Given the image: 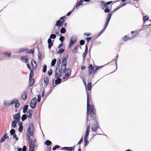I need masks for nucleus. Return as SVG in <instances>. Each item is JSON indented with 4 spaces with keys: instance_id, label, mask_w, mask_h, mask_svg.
Segmentation results:
<instances>
[{
    "instance_id": "obj_13",
    "label": "nucleus",
    "mask_w": 151,
    "mask_h": 151,
    "mask_svg": "<svg viewBox=\"0 0 151 151\" xmlns=\"http://www.w3.org/2000/svg\"><path fill=\"white\" fill-rule=\"evenodd\" d=\"M111 13H109L106 18V21L105 25V26L107 27L109 21L111 19Z\"/></svg>"
},
{
    "instance_id": "obj_31",
    "label": "nucleus",
    "mask_w": 151,
    "mask_h": 151,
    "mask_svg": "<svg viewBox=\"0 0 151 151\" xmlns=\"http://www.w3.org/2000/svg\"><path fill=\"white\" fill-rule=\"evenodd\" d=\"M21 60H25V63H26L28 61V58L27 56L22 57L21 58Z\"/></svg>"
},
{
    "instance_id": "obj_58",
    "label": "nucleus",
    "mask_w": 151,
    "mask_h": 151,
    "mask_svg": "<svg viewBox=\"0 0 151 151\" xmlns=\"http://www.w3.org/2000/svg\"><path fill=\"white\" fill-rule=\"evenodd\" d=\"M149 17L147 15H145L144 17V20L145 21L148 19Z\"/></svg>"
},
{
    "instance_id": "obj_51",
    "label": "nucleus",
    "mask_w": 151,
    "mask_h": 151,
    "mask_svg": "<svg viewBox=\"0 0 151 151\" xmlns=\"http://www.w3.org/2000/svg\"><path fill=\"white\" fill-rule=\"evenodd\" d=\"M30 70V73L29 74V77H30V78H31L32 77V76L33 75L34 72H33V70Z\"/></svg>"
},
{
    "instance_id": "obj_42",
    "label": "nucleus",
    "mask_w": 151,
    "mask_h": 151,
    "mask_svg": "<svg viewBox=\"0 0 151 151\" xmlns=\"http://www.w3.org/2000/svg\"><path fill=\"white\" fill-rule=\"evenodd\" d=\"M47 70V65H44L43 67V69L42 70V72L43 73H45Z\"/></svg>"
},
{
    "instance_id": "obj_17",
    "label": "nucleus",
    "mask_w": 151,
    "mask_h": 151,
    "mask_svg": "<svg viewBox=\"0 0 151 151\" xmlns=\"http://www.w3.org/2000/svg\"><path fill=\"white\" fill-rule=\"evenodd\" d=\"M47 42L48 44V47L49 49H50L51 47L53 45V42L50 38H49L47 40Z\"/></svg>"
},
{
    "instance_id": "obj_9",
    "label": "nucleus",
    "mask_w": 151,
    "mask_h": 151,
    "mask_svg": "<svg viewBox=\"0 0 151 151\" xmlns=\"http://www.w3.org/2000/svg\"><path fill=\"white\" fill-rule=\"evenodd\" d=\"M61 60L60 59H58L57 62V64L56 65V70L55 71L57 70V72L58 71H60V72H63V73H65V71L66 70V69L64 70L63 68H62L61 67L60 69H58L60 64H61Z\"/></svg>"
},
{
    "instance_id": "obj_37",
    "label": "nucleus",
    "mask_w": 151,
    "mask_h": 151,
    "mask_svg": "<svg viewBox=\"0 0 151 151\" xmlns=\"http://www.w3.org/2000/svg\"><path fill=\"white\" fill-rule=\"evenodd\" d=\"M65 51V50L63 48H60L58 51L57 52V54H60L62 53L63 52Z\"/></svg>"
},
{
    "instance_id": "obj_8",
    "label": "nucleus",
    "mask_w": 151,
    "mask_h": 151,
    "mask_svg": "<svg viewBox=\"0 0 151 151\" xmlns=\"http://www.w3.org/2000/svg\"><path fill=\"white\" fill-rule=\"evenodd\" d=\"M37 103V99L35 97L31 100L30 102L29 103V106L31 108L35 109L36 107Z\"/></svg>"
},
{
    "instance_id": "obj_20",
    "label": "nucleus",
    "mask_w": 151,
    "mask_h": 151,
    "mask_svg": "<svg viewBox=\"0 0 151 151\" xmlns=\"http://www.w3.org/2000/svg\"><path fill=\"white\" fill-rule=\"evenodd\" d=\"M34 78H32V77L30 78L29 77V87L31 86L34 83Z\"/></svg>"
},
{
    "instance_id": "obj_48",
    "label": "nucleus",
    "mask_w": 151,
    "mask_h": 151,
    "mask_svg": "<svg viewBox=\"0 0 151 151\" xmlns=\"http://www.w3.org/2000/svg\"><path fill=\"white\" fill-rule=\"evenodd\" d=\"M23 129V125H20L19 126V132H22Z\"/></svg>"
},
{
    "instance_id": "obj_23",
    "label": "nucleus",
    "mask_w": 151,
    "mask_h": 151,
    "mask_svg": "<svg viewBox=\"0 0 151 151\" xmlns=\"http://www.w3.org/2000/svg\"><path fill=\"white\" fill-rule=\"evenodd\" d=\"M28 105H25L24 106L22 109H23V112L24 113H25L27 111L28 109Z\"/></svg>"
},
{
    "instance_id": "obj_43",
    "label": "nucleus",
    "mask_w": 151,
    "mask_h": 151,
    "mask_svg": "<svg viewBox=\"0 0 151 151\" xmlns=\"http://www.w3.org/2000/svg\"><path fill=\"white\" fill-rule=\"evenodd\" d=\"M4 56H7V57H9L11 56V53L5 52L4 53Z\"/></svg>"
},
{
    "instance_id": "obj_5",
    "label": "nucleus",
    "mask_w": 151,
    "mask_h": 151,
    "mask_svg": "<svg viewBox=\"0 0 151 151\" xmlns=\"http://www.w3.org/2000/svg\"><path fill=\"white\" fill-rule=\"evenodd\" d=\"M65 18V16L60 17V19L56 22L55 24L56 26H58V27H62L63 26V24L65 21L64 20Z\"/></svg>"
},
{
    "instance_id": "obj_15",
    "label": "nucleus",
    "mask_w": 151,
    "mask_h": 151,
    "mask_svg": "<svg viewBox=\"0 0 151 151\" xmlns=\"http://www.w3.org/2000/svg\"><path fill=\"white\" fill-rule=\"evenodd\" d=\"M49 82V78L47 76H45L44 78V85L46 86Z\"/></svg>"
},
{
    "instance_id": "obj_64",
    "label": "nucleus",
    "mask_w": 151,
    "mask_h": 151,
    "mask_svg": "<svg viewBox=\"0 0 151 151\" xmlns=\"http://www.w3.org/2000/svg\"><path fill=\"white\" fill-rule=\"evenodd\" d=\"M32 111H33L32 110L30 109L28 110L27 112L29 114H32Z\"/></svg>"
},
{
    "instance_id": "obj_18",
    "label": "nucleus",
    "mask_w": 151,
    "mask_h": 151,
    "mask_svg": "<svg viewBox=\"0 0 151 151\" xmlns=\"http://www.w3.org/2000/svg\"><path fill=\"white\" fill-rule=\"evenodd\" d=\"M27 97V92L24 91L22 95V100H25Z\"/></svg>"
},
{
    "instance_id": "obj_25",
    "label": "nucleus",
    "mask_w": 151,
    "mask_h": 151,
    "mask_svg": "<svg viewBox=\"0 0 151 151\" xmlns=\"http://www.w3.org/2000/svg\"><path fill=\"white\" fill-rule=\"evenodd\" d=\"M119 57V55L118 54H117L116 56V57H115V58L112 60V62H113L114 61L116 63V68H117V60H118V58Z\"/></svg>"
},
{
    "instance_id": "obj_56",
    "label": "nucleus",
    "mask_w": 151,
    "mask_h": 151,
    "mask_svg": "<svg viewBox=\"0 0 151 151\" xmlns=\"http://www.w3.org/2000/svg\"><path fill=\"white\" fill-rule=\"evenodd\" d=\"M38 99L37 100V101L38 103H39L40 102L41 100V96L40 95H39L38 96Z\"/></svg>"
},
{
    "instance_id": "obj_52",
    "label": "nucleus",
    "mask_w": 151,
    "mask_h": 151,
    "mask_svg": "<svg viewBox=\"0 0 151 151\" xmlns=\"http://www.w3.org/2000/svg\"><path fill=\"white\" fill-rule=\"evenodd\" d=\"M48 75L50 76L51 75H52V69H50L49 70L48 72Z\"/></svg>"
},
{
    "instance_id": "obj_3",
    "label": "nucleus",
    "mask_w": 151,
    "mask_h": 151,
    "mask_svg": "<svg viewBox=\"0 0 151 151\" xmlns=\"http://www.w3.org/2000/svg\"><path fill=\"white\" fill-rule=\"evenodd\" d=\"M103 66H99L98 67L94 66L93 67L92 64L89 65L88 67V72L89 76H91L93 71V73L94 74L97 70L99 69V68H101Z\"/></svg>"
},
{
    "instance_id": "obj_53",
    "label": "nucleus",
    "mask_w": 151,
    "mask_h": 151,
    "mask_svg": "<svg viewBox=\"0 0 151 151\" xmlns=\"http://www.w3.org/2000/svg\"><path fill=\"white\" fill-rule=\"evenodd\" d=\"M85 43V42L84 40H81L80 41V44L81 45H84Z\"/></svg>"
},
{
    "instance_id": "obj_14",
    "label": "nucleus",
    "mask_w": 151,
    "mask_h": 151,
    "mask_svg": "<svg viewBox=\"0 0 151 151\" xmlns=\"http://www.w3.org/2000/svg\"><path fill=\"white\" fill-rule=\"evenodd\" d=\"M73 149V151H74V149L72 147H62L61 150L68 151H72Z\"/></svg>"
},
{
    "instance_id": "obj_34",
    "label": "nucleus",
    "mask_w": 151,
    "mask_h": 151,
    "mask_svg": "<svg viewBox=\"0 0 151 151\" xmlns=\"http://www.w3.org/2000/svg\"><path fill=\"white\" fill-rule=\"evenodd\" d=\"M4 103L5 105L6 106H9L11 105L10 102H9V101H5Z\"/></svg>"
},
{
    "instance_id": "obj_45",
    "label": "nucleus",
    "mask_w": 151,
    "mask_h": 151,
    "mask_svg": "<svg viewBox=\"0 0 151 151\" xmlns=\"http://www.w3.org/2000/svg\"><path fill=\"white\" fill-rule=\"evenodd\" d=\"M60 37L59 38V40L61 42H63L64 40H65V37L63 36H60Z\"/></svg>"
},
{
    "instance_id": "obj_63",
    "label": "nucleus",
    "mask_w": 151,
    "mask_h": 151,
    "mask_svg": "<svg viewBox=\"0 0 151 151\" xmlns=\"http://www.w3.org/2000/svg\"><path fill=\"white\" fill-rule=\"evenodd\" d=\"M112 2L113 1H110L106 2V3H105V4H106L107 5H109L111 4Z\"/></svg>"
},
{
    "instance_id": "obj_30",
    "label": "nucleus",
    "mask_w": 151,
    "mask_h": 151,
    "mask_svg": "<svg viewBox=\"0 0 151 151\" xmlns=\"http://www.w3.org/2000/svg\"><path fill=\"white\" fill-rule=\"evenodd\" d=\"M52 142L50 140H47L44 143L45 145H46L47 146H49L52 144Z\"/></svg>"
},
{
    "instance_id": "obj_40",
    "label": "nucleus",
    "mask_w": 151,
    "mask_h": 151,
    "mask_svg": "<svg viewBox=\"0 0 151 151\" xmlns=\"http://www.w3.org/2000/svg\"><path fill=\"white\" fill-rule=\"evenodd\" d=\"M103 9L104 10V12L106 13H109L110 12V10L109 8H106Z\"/></svg>"
},
{
    "instance_id": "obj_39",
    "label": "nucleus",
    "mask_w": 151,
    "mask_h": 151,
    "mask_svg": "<svg viewBox=\"0 0 151 151\" xmlns=\"http://www.w3.org/2000/svg\"><path fill=\"white\" fill-rule=\"evenodd\" d=\"M87 138H84V146L85 147L88 144V140Z\"/></svg>"
},
{
    "instance_id": "obj_1",
    "label": "nucleus",
    "mask_w": 151,
    "mask_h": 151,
    "mask_svg": "<svg viewBox=\"0 0 151 151\" xmlns=\"http://www.w3.org/2000/svg\"><path fill=\"white\" fill-rule=\"evenodd\" d=\"M35 131V128L34 125L32 123L30 124L29 127L27 129L26 133L27 137L29 141L28 143L29 147V151L34 150L35 147V145L34 144H32V140L30 137L31 136H33Z\"/></svg>"
},
{
    "instance_id": "obj_33",
    "label": "nucleus",
    "mask_w": 151,
    "mask_h": 151,
    "mask_svg": "<svg viewBox=\"0 0 151 151\" xmlns=\"http://www.w3.org/2000/svg\"><path fill=\"white\" fill-rule=\"evenodd\" d=\"M27 116L25 114H23L21 117L22 120V121H24L27 118Z\"/></svg>"
},
{
    "instance_id": "obj_61",
    "label": "nucleus",
    "mask_w": 151,
    "mask_h": 151,
    "mask_svg": "<svg viewBox=\"0 0 151 151\" xmlns=\"http://www.w3.org/2000/svg\"><path fill=\"white\" fill-rule=\"evenodd\" d=\"M92 38L91 37H88L86 38V40L87 42H89L91 40Z\"/></svg>"
},
{
    "instance_id": "obj_55",
    "label": "nucleus",
    "mask_w": 151,
    "mask_h": 151,
    "mask_svg": "<svg viewBox=\"0 0 151 151\" xmlns=\"http://www.w3.org/2000/svg\"><path fill=\"white\" fill-rule=\"evenodd\" d=\"M78 50V47H76L74 48L73 50V52L74 53H75L77 52Z\"/></svg>"
},
{
    "instance_id": "obj_59",
    "label": "nucleus",
    "mask_w": 151,
    "mask_h": 151,
    "mask_svg": "<svg viewBox=\"0 0 151 151\" xmlns=\"http://www.w3.org/2000/svg\"><path fill=\"white\" fill-rule=\"evenodd\" d=\"M74 9H73H73L71 11H70L69 12L66 14V16H70V14H71L72 12L73 11Z\"/></svg>"
},
{
    "instance_id": "obj_10",
    "label": "nucleus",
    "mask_w": 151,
    "mask_h": 151,
    "mask_svg": "<svg viewBox=\"0 0 151 151\" xmlns=\"http://www.w3.org/2000/svg\"><path fill=\"white\" fill-rule=\"evenodd\" d=\"M71 70L69 68L66 69V70L65 71V72H66V73H65V75L63 76V79H66V78H68L70 77L71 74Z\"/></svg>"
},
{
    "instance_id": "obj_50",
    "label": "nucleus",
    "mask_w": 151,
    "mask_h": 151,
    "mask_svg": "<svg viewBox=\"0 0 151 151\" xmlns=\"http://www.w3.org/2000/svg\"><path fill=\"white\" fill-rule=\"evenodd\" d=\"M15 132V130L13 129H12L10 131V133L11 135L14 134Z\"/></svg>"
},
{
    "instance_id": "obj_49",
    "label": "nucleus",
    "mask_w": 151,
    "mask_h": 151,
    "mask_svg": "<svg viewBox=\"0 0 151 151\" xmlns=\"http://www.w3.org/2000/svg\"><path fill=\"white\" fill-rule=\"evenodd\" d=\"M15 104V108H17L19 106L20 104L18 101V102H17Z\"/></svg>"
},
{
    "instance_id": "obj_62",
    "label": "nucleus",
    "mask_w": 151,
    "mask_h": 151,
    "mask_svg": "<svg viewBox=\"0 0 151 151\" xmlns=\"http://www.w3.org/2000/svg\"><path fill=\"white\" fill-rule=\"evenodd\" d=\"M27 150V148L26 146H24L23 147V148L22 149V150L23 151H26Z\"/></svg>"
},
{
    "instance_id": "obj_60",
    "label": "nucleus",
    "mask_w": 151,
    "mask_h": 151,
    "mask_svg": "<svg viewBox=\"0 0 151 151\" xmlns=\"http://www.w3.org/2000/svg\"><path fill=\"white\" fill-rule=\"evenodd\" d=\"M83 137H82L80 139V141L78 143V145H79L81 143L83 142Z\"/></svg>"
},
{
    "instance_id": "obj_28",
    "label": "nucleus",
    "mask_w": 151,
    "mask_h": 151,
    "mask_svg": "<svg viewBox=\"0 0 151 151\" xmlns=\"http://www.w3.org/2000/svg\"><path fill=\"white\" fill-rule=\"evenodd\" d=\"M75 42V41H72V40H70V43L68 46V48H70L74 44Z\"/></svg>"
},
{
    "instance_id": "obj_36",
    "label": "nucleus",
    "mask_w": 151,
    "mask_h": 151,
    "mask_svg": "<svg viewBox=\"0 0 151 151\" xmlns=\"http://www.w3.org/2000/svg\"><path fill=\"white\" fill-rule=\"evenodd\" d=\"M56 37L55 34H51L50 37V39H54L56 38Z\"/></svg>"
},
{
    "instance_id": "obj_46",
    "label": "nucleus",
    "mask_w": 151,
    "mask_h": 151,
    "mask_svg": "<svg viewBox=\"0 0 151 151\" xmlns=\"http://www.w3.org/2000/svg\"><path fill=\"white\" fill-rule=\"evenodd\" d=\"M120 8V7H117L116 9H115L114 10L112 11L111 13H111L112 15V14H114L117 10H118Z\"/></svg>"
},
{
    "instance_id": "obj_2",
    "label": "nucleus",
    "mask_w": 151,
    "mask_h": 151,
    "mask_svg": "<svg viewBox=\"0 0 151 151\" xmlns=\"http://www.w3.org/2000/svg\"><path fill=\"white\" fill-rule=\"evenodd\" d=\"M87 117L88 118V115H90V114L91 113L92 114H91L90 118L91 120H96L95 119L96 117V114L95 113V110L94 107V105H91H91L90 104V101L89 99V96H88V92L87 91Z\"/></svg>"
},
{
    "instance_id": "obj_22",
    "label": "nucleus",
    "mask_w": 151,
    "mask_h": 151,
    "mask_svg": "<svg viewBox=\"0 0 151 151\" xmlns=\"http://www.w3.org/2000/svg\"><path fill=\"white\" fill-rule=\"evenodd\" d=\"M20 114L19 112L14 115L13 116V117L14 119H20Z\"/></svg>"
},
{
    "instance_id": "obj_24",
    "label": "nucleus",
    "mask_w": 151,
    "mask_h": 151,
    "mask_svg": "<svg viewBox=\"0 0 151 151\" xmlns=\"http://www.w3.org/2000/svg\"><path fill=\"white\" fill-rule=\"evenodd\" d=\"M139 31L136 30L133 31V38H134L136 36L139 34Z\"/></svg>"
},
{
    "instance_id": "obj_32",
    "label": "nucleus",
    "mask_w": 151,
    "mask_h": 151,
    "mask_svg": "<svg viewBox=\"0 0 151 151\" xmlns=\"http://www.w3.org/2000/svg\"><path fill=\"white\" fill-rule=\"evenodd\" d=\"M66 32V29L64 27H62L60 29V32L62 34L65 33Z\"/></svg>"
},
{
    "instance_id": "obj_54",
    "label": "nucleus",
    "mask_w": 151,
    "mask_h": 151,
    "mask_svg": "<svg viewBox=\"0 0 151 151\" xmlns=\"http://www.w3.org/2000/svg\"><path fill=\"white\" fill-rule=\"evenodd\" d=\"M81 5V4L80 2L79 1L77 3L76 5L74 6L73 9H74L75 7H77Z\"/></svg>"
},
{
    "instance_id": "obj_12",
    "label": "nucleus",
    "mask_w": 151,
    "mask_h": 151,
    "mask_svg": "<svg viewBox=\"0 0 151 151\" xmlns=\"http://www.w3.org/2000/svg\"><path fill=\"white\" fill-rule=\"evenodd\" d=\"M90 127V124H89L88 125L87 127L85 134L84 137V138L88 139L89 134Z\"/></svg>"
},
{
    "instance_id": "obj_21",
    "label": "nucleus",
    "mask_w": 151,
    "mask_h": 151,
    "mask_svg": "<svg viewBox=\"0 0 151 151\" xmlns=\"http://www.w3.org/2000/svg\"><path fill=\"white\" fill-rule=\"evenodd\" d=\"M101 5H103V6L102 7V9H105L106 8H109V6L105 4V2L104 1H101Z\"/></svg>"
},
{
    "instance_id": "obj_29",
    "label": "nucleus",
    "mask_w": 151,
    "mask_h": 151,
    "mask_svg": "<svg viewBox=\"0 0 151 151\" xmlns=\"http://www.w3.org/2000/svg\"><path fill=\"white\" fill-rule=\"evenodd\" d=\"M18 99H17L14 98V99L11 102H10V104L11 105H12L14 104H15L17 102H18Z\"/></svg>"
},
{
    "instance_id": "obj_47",
    "label": "nucleus",
    "mask_w": 151,
    "mask_h": 151,
    "mask_svg": "<svg viewBox=\"0 0 151 151\" xmlns=\"http://www.w3.org/2000/svg\"><path fill=\"white\" fill-rule=\"evenodd\" d=\"M34 50H32V49L29 50V51H27L26 52V53H34Z\"/></svg>"
},
{
    "instance_id": "obj_41",
    "label": "nucleus",
    "mask_w": 151,
    "mask_h": 151,
    "mask_svg": "<svg viewBox=\"0 0 151 151\" xmlns=\"http://www.w3.org/2000/svg\"><path fill=\"white\" fill-rule=\"evenodd\" d=\"M77 39V38L76 36H72L71 37V40L72 41H75V42Z\"/></svg>"
},
{
    "instance_id": "obj_57",
    "label": "nucleus",
    "mask_w": 151,
    "mask_h": 151,
    "mask_svg": "<svg viewBox=\"0 0 151 151\" xmlns=\"http://www.w3.org/2000/svg\"><path fill=\"white\" fill-rule=\"evenodd\" d=\"M60 147V146L58 145H56L53 148L52 150H56L57 148H58Z\"/></svg>"
},
{
    "instance_id": "obj_19",
    "label": "nucleus",
    "mask_w": 151,
    "mask_h": 151,
    "mask_svg": "<svg viewBox=\"0 0 151 151\" xmlns=\"http://www.w3.org/2000/svg\"><path fill=\"white\" fill-rule=\"evenodd\" d=\"M31 65L33 69H36L37 66L36 63L34 60H31Z\"/></svg>"
},
{
    "instance_id": "obj_16",
    "label": "nucleus",
    "mask_w": 151,
    "mask_h": 151,
    "mask_svg": "<svg viewBox=\"0 0 151 151\" xmlns=\"http://www.w3.org/2000/svg\"><path fill=\"white\" fill-rule=\"evenodd\" d=\"M7 139H9V137L7 135L6 133H5L1 139L0 142L3 143Z\"/></svg>"
},
{
    "instance_id": "obj_6",
    "label": "nucleus",
    "mask_w": 151,
    "mask_h": 151,
    "mask_svg": "<svg viewBox=\"0 0 151 151\" xmlns=\"http://www.w3.org/2000/svg\"><path fill=\"white\" fill-rule=\"evenodd\" d=\"M94 122L95 124L92 125L91 129L93 131L96 132L98 128H100L99 125V121L97 120H95Z\"/></svg>"
},
{
    "instance_id": "obj_38",
    "label": "nucleus",
    "mask_w": 151,
    "mask_h": 151,
    "mask_svg": "<svg viewBox=\"0 0 151 151\" xmlns=\"http://www.w3.org/2000/svg\"><path fill=\"white\" fill-rule=\"evenodd\" d=\"M91 83H88L87 84V88L88 90L90 91L91 88Z\"/></svg>"
},
{
    "instance_id": "obj_27",
    "label": "nucleus",
    "mask_w": 151,
    "mask_h": 151,
    "mask_svg": "<svg viewBox=\"0 0 151 151\" xmlns=\"http://www.w3.org/2000/svg\"><path fill=\"white\" fill-rule=\"evenodd\" d=\"M122 38L124 41H126L130 40L132 39V38H130L127 37V35L123 37Z\"/></svg>"
},
{
    "instance_id": "obj_11",
    "label": "nucleus",
    "mask_w": 151,
    "mask_h": 151,
    "mask_svg": "<svg viewBox=\"0 0 151 151\" xmlns=\"http://www.w3.org/2000/svg\"><path fill=\"white\" fill-rule=\"evenodd\" d=\"M88 47L87 46V44H86L85 46V50L84 51V52L83 53V61H84L85 60L86 56L87 55V54L88 53Z\"/></svg>"
},
{
    "instance_id": "obj_4",
    "label": "nucleus",
    "mask_w": 151,
    "mask_h": 151,
    "mask_svg": "<svg viewBox=\"0 0 151 151\" xmlns=\"http://www.w3.org/2000/svg\"><path fill=\"white\" fill-rule=\"evenodd\" d=\"M57 70L55 71V77L57 78L55 81V83L56 84H60L62 81V79L60 78L61 77L62 73L63 72H60V71H58V72Z\"/></svg>"
},
{
    "instance_id": "obj_35",
    "label": "nucleus",
    "mask_w": 151,
    "mask_h": 151,
    "mask_svg": "<svg viewBox=\"0 0 151 151\" xmlns=\"http://www.w3.org/2000/svg\"><path fill=\"white\" fill-rule=\"evenodd\" d=\"M56 61V59H53L51 63V65L52 66H53L55 65Z\"/></svg>"
},
{
    "instance_id": "obj_26",
    "label": "nucleus",
    "mask_w": 151,
    "mask_h": 151,
    "mask_svg": "<svg viewBox=\"0 0 151 151\" xmlns=\"http://www.w3.org/2000/svg\"><path fill=\"white\" fill-rule=\"evenodd\" d=\"M17 121L16 120H14L12 123V127L13 128H15L16 127Z\"/></svg>"
},
{
    "instance_id": "obj_7",
    "label": "nucleus",
    "mask_w": 151,
    "mask_h": 151,
    "mask_svg": "<svg viewBox=\"0 0 151 151\" xmlns=\"http://www.w3.org/2000/svg\"><path fill=\"white\" fill-rule=\"evenodd\" d=\"M68 58V55H67L65 57L63 58V60L62 62L61 68H63L65 70L66 68L67 60V59Z\"/></svg>"
},
{
    "instance_id": "obj_44",
    "label": "nucleus",
    "mask_w": 151,
    "mask_h": 151,
    "mask_svg": "<svg viewBox=\"0 0 151 151\" xmlns=\"http://www.w3.org/2000/svg\"><path fill=\"white\" fill-rule=\"evenodd\" d=\"M27 50V49L24 48H21L19 49V52H24V51Z\"/></svg>"
}]
</instances>
